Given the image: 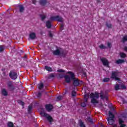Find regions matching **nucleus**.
I'll return each mask as SVG.
<instances>
[{
	"instance_id": "nucleus-42",
	"label": "nucleus",
	"mask_w": 127,
	"mask_h": 127,
	"mask_svg": "<svg viewBox=\"0 0 127 127\" xmlns=\"http://www.w3.org/2000/svg\"><path fill=\"white\" fill-rule=\"evenodd\" d=\"M49 36H50V37H52V36H53V35H52V34H51V33H50Z\"/></svg>"
},
{
	"instance_id": "nucleus-23",
	"label": "nucleus",
	"mask_w": 127,
	"mask_h": 127,
	"mask_svg": "<svg viewBox=\"0 0 127 127\" xmlns=\"http://www.w3.org/2000/svg\"><path fill=\"white\" fill-rule=\"evenodd\" d=\"M99 48H100V49H106L107 48V47L102 44L99 46Z\"/></svg>"
},
{
	"instance_id": "nucleus-41",
	"label": "nucleus",
	"mask_w": 127,
	"mask_h": 127,
	"mask_svg": "<svg viewBox=\"0 0 127 127\" xmlns=\"http://www.w3.org/2000/svg\"><path fill=\"white\" fill-rule=\"evenodd\" d=\"M32 108V106H31V105L29 106V107H28L29 111H30V110H31Z\"/></svg>"
},
{
	"instance_id": "nucleus-31",
	"label": "nucleus",
	"mask_w": 127,
	"mask_h": 127,
	"mask_svg": "<svg viewBox=\"0 0 127 127\" xmlns=\"http://www.w3.org/2000/svg\"><path fill=\"white\" fill-rule=\"evenodd\" d=\"M3 49H4L3 46H0V52L3 51Z\"/></svg>"
},
{
	"instance_id": "nucleus-16",
	"label": "nucleus",
	"mask_w": 127,
	"mask_h": 127,
	"mask_svg": "<svg viewBox=\"0 0 127 127\" xmlns=\"http://www.w3.org/2000/svg\"><path fill=\"white\" fill-rule=\"evenodd\" d=\"M53 54H54V55H59V54H60V51L59 50L54 51L53 52Z\"/></svg>"
},
{
	"instance_id": "nucleus-44",
	"label": "nucleus",
	"mask_w": 127,
	"mask_h": 127,
	"mask_svg": "<svg viewBox=\"0 0 127 127\" xmlns=\"http://www.w3.org/2000/svg\"><path fill=\"white\" fill-rule=\"evenodd\" d=\"M35 2H36V0H33V3L35 4Z\"/></svg>"
},
{
	"instance_id": "nucleus-38",
	"label": "nucleus",
	"mask_w": 127,
	"mask_h": 127,
	"mask_svg": "<svg viewBox=\"0 0 127 127\" xmlns=\"http://www.w3.org/2000/svg\"><path fill=\"white\" fill-rule=\"evenodd\" d=\"M107 26L109 28H111V27H112V25L111 24H107Z\"/></svg>"
},
{
	"instance_id": "nucleus-25",
	"label": "nucleus",
	"mask_w": 127,
	"mask_h": 127,
	"mask_svg": "<svg viewBox=\"0 0 127 127\" xmlns=\"http://www.w3.org/2000/svg\"><path fill=\"white\" fill-rule=\"evenodd\" d=\"M122 41H123V42H126V41H127V36H125L123 38Z\"/></svg>"
},
{
	"instance_id": "nucleus-6",
	"label": "nucleus",
	"mask_w": 127,
	"mask_h": 127,
	"mask_svg": "<svg viewBox=\"0 0 127 127\" xmlns=\"http://www.w3.org/2000/svg\"><path fill=\"white\" fill-rule=\"evenodd\" d=\"M118 76H119V73H118V72H112L111 78H112V79H114L115 81H118L119 83H122V80H121V79L118 77Z\"/></svg>"
},
{
	"instance_id": "nucleus-32",
	"label": "nucleus",
	"mask_w": 127,
	"mask_h": 127,
	"mask_svg": "<svg viewBox=\"0 0 127 127\" xmlns=\"http://www.w3.org/2000/svg\"><path fill=\"white\" fill-rule=\"evenodd\" d=\"M18 103L19 104H20V105H21L22 106H23V105H24V102H22V101H19L18 102Z\"/></svg>"
},
{
	"instance_id": "nucleus-1",
	"label": "nucleus",
	"mask_w": 127,
	"mask_h": 127,
	"mask_svg": "<svg viewBox=\"0 0 127 127\" xmlns=\"http://www.w3.org/2000/svg\"><path fill=\"white\" fill-rule=\"evenodd\" d=\"M67 74L69 75L64 76L65 82H66V83H70L71 81L73 80V85L74 86H79V84H80L79 80L75 78V74L71 71L67 72Z\"/></svg>"
},
{
	"instance_id": "nucleus-24",
	"label": "nucleus",
	"mask_w": 127,
	"mask_h": 127,
	"mask_svg": "<svg viewBox=\"0 0 127 127\" xmlns=\"http://www.w3.org/2000/svg\"><path fill=\"white\" fill-rule=\"evenodd\" d=\"M38 87L40 90H41L43 88V83H40L38 85Z\"/></svg>"
},
{
	"instance_id": "nucleus-45",
	"label": "nucleus",
	"mask_w": 127,
	"mask_h": 127,
	"mask_svg": "<svg viewBox=\"0 0 127 127\" xmlns=\"http://www.w3.org/2000/svg\"><path fill=\"white\" fill-rule=\"evenodd\" d=\"M88 121H89V122H92L91 118H88Z\"/></svg>"
},
{
	"instance_id": "nucleus-34",
	"label": "nucleus",
	"mask_w": 127,
	"mask_h": 127,
	"mask_svg": "<svg viewBox=\"0 0 127 127\" xmlns=\"http://www.w3.org/2000/svg\"><path fill=\"white\" fill-rule=\"evenodd\" d=\"M62 99V96H59L57 97V101H60Z\"/></svg>"
},
{
	"instance_id": "nucleus-17",
	"label": "nucleus",
	"mask_w": 127,
	"mask_h": 127,
	"mask_svg": "<svg viewBox=\"0 0 127 127\" xmlns=\"http://www.w3.org/2000/svg\"><path fill=\"white\" fill-rule=\"evenodd\" d=\"M125 61L124 60L119 59L116 61V63L117 64H122V63H124Z\"/></svg>"
},
{
	"instance_id": "nucleus-20",
	"label": "nucleus",
	"mask_w": 127,
	"mask_h": 127,
	"mask_svg": "<svg viewBox=\"0 0 127 127\" xmlns=\"http://www.w3.org/2000/svg\"><path fill=\"white\" fill-rule=\"evenodd\" d=\"M7 126L8 127H13V123L9 122L7 123Z\"/></svg>"
},
{
	"instance_id": "nucleus-13",
	"label": "nucleus",
	"mask_w": 127,
	"mask_h": 127,
	"mask_svg": "<svg viewBox=\"0 0 127 127\" xmlns=\"http://www.w3.org/2000/svg\"><path fill=\"white\" fill-rule=\"evenodd\" d=\"M36 37V35L35 34V33H31L29 34V38L31 39H35V38Z\"/></svg>"
},
{
	"instance_id": "nucleus-8",
	"label": "nucleus",
	"mask_w": 127,
	"mask_h": 127,
	"mask_svg": "<svg viewBox=\"0 0 127 127\" xmlns=\"http://www.w3.org/2000/svg\"><path fill=\"white\" fill-rule=\"evenodd\" d=\"M7 88L8 91H13L14 90V87L12 85V83L10 81L7 83Z\"/></svg>"
},
{
	"instance_id": "nucleus-5",
	"label": "nucleus",
	"mask_w": 127,
	"mask_h": 127,
	"mask_svg": "<svg viewBox=\"0 0 127 127\" xmlns=\"http://www.w3.org/2000/svg\"><path fill=\"white\" fill-rule=\"evenodd\" d=\"M40 115L42 117H44L45 118H46L49 123H51L53 121V119H52V117L49 116V115L47 114V113H45L43 110H42L40 113Z\"/></svg>"
},
{
	"instance_id": "nucleus-11",
	"label": "nucleus",
	"mask_w": 127,
	"mask_h": 127,
	"mask_svg": "<svg viewBox=\"0 0 127 127\" xmlns=\"http://www.w3.org/2000/svg\"><path fill=\"white\" fill-rule=\"evenodd\" d=\"M46 109L48 112H51L53 109V106L51 104H47L46 105Z\"/></svg>"
},
{
	"instance_id": "nucleus-14",
	"label": "nucleus",
	"mask_w": 127,
	"mask_h": 127,
	"mask_svg": "<svg viewBox=\"0 0 127 127\" xmlns=\"http://www.w3.org/2000/svg\"><path fill=\"white\" fill-rule=\"evenodd\" d=\"M46 25L47 28H50L51 27V22L50 21H48L46 22Z\"/></svg>"
},
{
	"instance_id": "nucleus-43",
	"label": "nucleus",
	"mask_w": 127,
	"mask_h": 127,
	"mask_svg": "<svg viewBox=\"0 0 127 127\" xmlns=\"http://www.w3.org/2000/svg\"><path fill=\"white\" fill-rule=\"evenodd\" d=\"M124 50L127 52V47H125Z\"/></svg>"
},
{
	"instance_id": "nucleus-10",
	"label": "nucleus",
	"mask_w": 127,
	"mask_h": 127,
	"mask_svg": "<svg viewBox=\"0 0 127 127\" xmlns=\"http://www.w3.org/2000/svg\"><path fill=\"white\" fill-rule=\"evenodd\" d=\"M51 20H57L58 21H63V18L61 17H59V16L51 17Z\"/></svg>"
},
{
	"instance_id": "nucleus-40",
	"label": "nucleus",
	"mask_w": 127,
	"mask_h": 127,
	"mask_svg": "<svg viewBox=\"0 0 127 127\" xmlns=\"http://www.w3.org/2000/svg\"><path fill=\"white\" fill-rule=\"evenodd\" d=\"M37 96L38 97H40V96H41V93L40 92H39L37 94Z\"/></svg>"
},
{
	"instance_id": "nucleus-19",
	"label": "nucleus",
	"mask_w": 127,
	"mask_h": 127,
	"mask_svg": "<svg viewBox=\"0 0 127 127\" xmlns=\"http://www.w3.org/2000/svg\"><path fill=\"white\" fill-rule=\"evenodd\" d=\"M120 55L121 58H126L127 57V55L124 53H120Z\"/></svg>"
},
{
	"instance_id": "nucleus-4",
	"label": "nucleus",
	"mask_w": 127,
	"mask_h": 127,
	"mask_svg": "<svg viewBox=\"0 0 127 127\" xmlns=\"http://www.w3.org/2000/svg\"><path fill=\"white\" fill-rule=\"evenodd\" d=\"M90 98L92 99L91 103H92V104H97V103H98V101L96 99H98L99 98V93H91L90 94Z\"/></svg>"
},
{
	"instance_id": "nucleus-37",
	"label": "nucleus",
	"mask_w": 127,
	"mask_h": 127,
	"mask_svg": "<svg viewBox=\"0 0 127 127\" xmlns=\"http://www.w3.org/2000/svg\"><path fill=\"white\" fill-rule=\"evenodd\" d=\"M81 107H86V103L83 102L82 103H81Z\"/></svg>"
},
{
	"instance_id": "nucleus-15",
	"label": "nucleus",
	"mask_w": 127,
	"mask_h": 127,
	"mask_svg": "<svg viewBox=\"0 0 127 127\" xmlns=\"http://www.w3.org/2000/svg\"><path fill=\"white\" fill-rule=\"evenodd\" d=\"M100 97L101 99H102L103 100H104L105 99H106V100H108V98H107V97L104 95V93H103V92H101L100 93Z\"/></svg>"
},
{
	"instance_id": "nucleus-12",
	"label": "nucleus",
	"mask_w": 127,
	"mask_h": 127,
	"mask_svg": "<svg viewBox=\"0 0 127 127\" xmlns=\"http://www.w3.org/2000/svg\"><path fill=\"white\" fill-rule=\"evenodd\" d=\"M1 94L2 96H4L5 97H6L8 95L7 91H6V89L3 88L1 90Z\"/></svg>"
},
{
	"instance_id": "nucleus-33",
	"label": "nucleus",
	"mask_w": 127,
	"mask_h": 127,
	"mask_svg": "<svg viewBox=\"0 0 127 127\" xmlns=\"http://www.w3.org/2000/svg\"><path fill=\"white\" fill-rule=\"evenodd\" d=\"M121 89H127V87H126L124 84H122Z\"/></svg>"
},
{
	"instance_id": "nucleus-26",
	"label": "nucleus",
	"mask_w": 127,
	"mask_h": 127,
	"mask_svg": "<svg viewBox=\"0 0 127 127\" xmlns=\"http://www.w3.org/2000/svg\"><path fill=\"white\" fill-rule=\"evenodd\" d=\"M88 99H89V95H85L84 96V102H87V101H88Z\"/></svg>"
},
{
	"instance_id": "nucleus-3",
	"label": "nucleus",
	"mask_w": 127,
	"mask_h": 127,
	"mask_svg": "<svg viewBox=\"0 0 127 127\" xmlns=\"http://www.w3.org/2000/svg\"><path fill=\"white\" fill-rule=\"evenodd\" d=\"M127 116L124 114H122L119 116V124L120 127H126L127 125L124 124V121L126 120Z\"/></svg>"
},
{
	"instance_id": "nucleus-22",
	"label": "nucleus",
	"mask_w": 127,
	"mask_h": 127,
	"mask_svg": "<svg viewBox=\"0 0 127 127\" xmlns=\"http://www.w3.org/2000/svg\"><path fill=\"white\" fill-rule=\"evenodd\" d=\"M19 7L20 12H22V11H23V10H24V8L23 7V6L22 5H19Z\"/></svg>"
},
{
	"instance_id": "nucleus-35",
	"label": "nucleus",
	"mask_w": 127,
	"mask_h": 127,
	"mask_svg": "<svg viewBox=\"0 0 127 127\" xmlns=\"http://www.w3.org/2000/svg\"><path fill=\"white\" fill-rule=\"evenodd\" d=\"M72 96L73 97H75V96H76V92L75 91H72Z\"/></svg>"
},
{
	"instance_id": "nucleus-39",
	"label": "nucleus",
	"mask_w": 127,
	"mask_h": 127,
	"mask_svg": "<svg viewBox=\"0 0 127 127\" xmlns=\"http://www.w3.org/2000/svg\"><path fill=\"white\" fill-rule=\"evenodd\" d=\"M58 72H64V70L63 69H58Z\"/></svg>"
},
{
	"instance_id": "nucleus-9",
	"label": "nucleus",
	"mask_w": 127,
	"mask_h": 127,
	"mask_svg": "<svg viewBox=\"0 0 127 127\" xmlns=\"http://www.w3.org/2000/svg\"><path fill=\"white\" fill-rule=\"evenodd\" d=\"M101 61L102 62L103 65L104 66H106L107 67H109V61L106 58H102L101 59Z\"/></svg>"
},
{
	"instance_id": "nucleus-18",
	"label": "nucleus",
	"mask_w": 127,
	"mask_h": 127,
	"mask_svg": "<svg viewBox=\"0 0 127 127\" xmlns=\"http://www.w3.org/2000/svg\"><path fill=\"white\" fill-rule=\"evenodd\" d=\"M40 3L42 5H45V4H46V0H40Z\"/></svg>"
},
{
	"instance_id": "nucleus-36",
	"label": "nucleus",
	"mask_w": 127,
	"mask_h": 127,
	"mask_svg": "<svg viewBox=\"0 0 127 127\" xmlns=\"http://www.w3.org/2000/svg\"><path fill=\"white\" fill-rule=\"evenodd\" d=\"M108 47H109V48H111V47H112V44L108 43Z\"/></svg>"
},
{
	"instance_id": "nucleus-28",
	"label": "nucleus",
	"mask_w": 127,
	"mask_h": 127,
	"mask_svg": "<svg viewBox=\"0 0 127 127\" xmlns=\"http://www.w3.org/2000/svg\"><path fill=\"white\" fill-rule=\"evenodd\" d=\"M79 124L80 127H85V125H84V123L81 121H79Z\"/></svg>"
},
{
	"instance_id": "nucleus-7",
	"label": "nucleus",
	"mask_w": 127,
	"mask_h": 127,
	"mask_svg": "<svg viewBox=\"0 0 127 127\" xmlns=\"http://www.w3.org/2000/svg\"><path fill=\"white\" fill-rule=\"evenodd\" d=\"M9 76L11 79L13 80H15V79L17 78V73L14 71H11L9 73Z\"/></svg>"
},
{
	"instance_id": "nucleus-2",
	"label": "nucleus",
	"mask_w": 127,
	"mask_h": 127,
	"mask_svg": "<svg viewBox=\"0 0 127 127\" xmlns=\"http://www.w3.org/2000/svg\"><path fill=\"white\" fill-rule=\"evenodd\" d=\"M109 117L107 119L109 125H114L115 123V116L112 113L111 111L109 112Z\"/></svg>"
},
{
	"instance_id": "nucleus-21",
	"label": "nucleus",
	"mask_w": 127,
	"mask_h": 127,
	"mask_svg": "<svg viewBox=\"0 0 127 127\" xmlns=\"http://www.w3.org/2000/svg\"><path fill=\"white\" fill-rule=\"evenodd\" d=\"M45 69L47 70V71H49L50 72H51L52 71V68L49 66H45Z\"/></svg>"
},
{
	"instance_id": "nucleus-30",
	"label": "nucleus",
	"mask_w": 127,
	"mask_h": 127,
	"mask_svg": "<svg viewBox=\"0 0 127 127\" xmlns=\"http://www.w3.org/2000/svg\"><path fill=\"white\" fill-rule=\"evenodd\" d=\"M110 81V78H105L103 79L104 82H109Z\"/></svg>"
},
{
	"instance_id": "nucleus-29",
	"label": "nucleus",
	"mask_w": 127,
	"mask_h": 127,
	"mask_svg": "<svg viewBox=\"0 0 127 127\" xmlns=\"http://www.w3.org/2000/svg\"><path fill=\"white\" fill-rule=\"evenodd\" d=\"M115 90H119L120 85H119L118 84H116L115 86Z\"/></svg>"
},
{
	"instance_id": "nucleus-27",
	"label": "nucleus",
	"mask_w": 127,
	"mask_h": 127,
	"mask_svg": "<svg viewBox=\"0 0 127 127\" xmlns=\"http://www.w3.org/2000/svg\"><path fill=\"white\" fill-rule=\"evenodd\" d=\"M41 18L42 20H43L44 19H45V18H46V16L44 14L41 15Z\"/></svg>"
}]
</instances>
